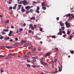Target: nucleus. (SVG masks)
I'll use <instances>...</instances> for the list:
<instances>
[{
    "mask_svg": "<svg viewBox=\"0 0 74 74\" xmlns=\"http://www.w3.org/2000/svg\"><path fill=\"white\" fill-rule=\"evenodd\" d=\"M39 30L40 32H42V28H40L39 29Z\"/></svg>",
    "mask_w": 74,
    "mask_h": 74,
    "instance_id": "44",
    "label": "nucleus"
},
{
    "mask_svg": "<svg viewBox=\"0 0 74 74\" xmlns=\"http://www.w3.org/2000/svg\"><path fill=\"white\" fill-rule=\"evenodd\" d=\"M65 24L66 25V26L68 28H69L70 27V25L67 22H65Z\"/></svg>",
    "mask_w": 74,
    "mask_h": 74,
    "instance_id": "3",
    "label": "nucleus"
},
{
    "mask_svg": "<svg viewBox=\"0 0 74 74\" xmlns=\"http://www.w3.org/2000/svg\"><path fill=\"white\" fill-rule=\"evenodd\" d=\"M46 8H46V7L45 6L42 7V9H43V10H46Z\"/></svg>",
    "mask_w": 74,
    "mask_h": 74,
    "instance_id": "20",
    "label": "nucleus"
},
{
    "mask_svg": "<svg viewBox=\"0 0 74 74\" xmlns=\"http://www.w3.org/2000/svg\"><path fill=\"white\" fill-rule=\"evenodd\" d=\"M21 9V11H22V12H24L25 11V9H23V7H22Z\"/></svg>",
    "mask_w": 74,
    "mask_h": 74,
    "instance_id": "7",
    "label": "nucleus"
},
{
    "mask_svg": "<svg viewBox=\"0 0 74 74\" xmlns=\"http://www.w3.org/2000/svg\"><path fill=\"white\" fill-rule=\"evenodd\" d=\"M37 50L38 51H40L41 50V47L40 46L38 47Z\"/></svg>",
    "mask_w": 74,
    "mask_h": 74,
    "instance_id": "14",
    "label": "nucleus"
},
{
    "mask_svg": "<svg viewBox=\"0 0 74 74\" xmlns=\"http://www.w3.org/2000/svg\"><path fill=\"white\" fill-rule=\"evenodd\" d=\"M58 35H61L62 34V32H59L58 33Z\"/></svg>",
    "mask_w": 74,
    "mask_h": 74,
    "instance_id": "18",
    "label": "nucleus"
},
{
    "mask_svg": "<svg viewBox=\"0 0 74 74\" xmlns=\"http://www.w3.org/2000/svg\"><path fill=\"white\" fill-rule=\"evenodd\" d=\"M27 1L26 0L21 1L20 2H18V4H21L23 3L24 5H27Z\"/></svg>",
    "mask_w": 74,
    "mask_h": 74,
    "instance_id": "1",
    "label": "nucleus"
},
{
    "mask_svg": "<svg viewBox=\"0 0 74 74\" xmlns=\"http://www.w3.org/2000/svg\"><path fill=\"white\" fill-rule=\"evenodd\" d=\"M10 37H6L5 38V40H6V39H7V40H9L10 39Z\"/></svg>",
    "mask_w": 74,
    "mask_h": 74,
    "instance_id": "33",
    "label": "nucleus"
},
{
    "mask_svg": "<svg viewBox=\"0 0 74 74\" xmlns=\"http://www.w3.org/2000/svg\"><path fill=\"white\" fill-rule=\"evenodd\" d=\"M10 22V20H7L5 22V24H7V23H8Z\"/></svg>",
    "mask_w": 74,
    "mask_h": 74,
    "instance_id": "12",
    "label": "nucleus"
},
{
    "mask_svg": "<svg viewBox=\"0 0 74 74\" xmlns=\"http://www.w3.org/2000/svg\"><path fill=\"white\" fill-rule=\"evenodd\" d=\"M10 56H15V54L13 53H11L10 54Z\"/></svg>",
    "mask_w": 74,
    "mask_h": 74,
    "instance_id": "13",
    "label": "nucleus"
},
{
    "mask_svg": "<svg viewBox=\"0 0 74 74\" xmlns=\"http://www.w3.org/2000/svg\"><path fill=\"white\" fill-rule=\"evenodd\" d=\"M54 61L53 60H51V63H54Z\"/></svg>",
    "mask_w": 74,
    "mask_h": 74,
    "instance_id": "60",
    "label": "nucleus"
},
{
    "mask_svg": "<svg viewBox=\"0 0 74 74\" xmlns=\"http://www.w3.org/2000/svg\"><path fill=\"white\" fill-rule=\"evenodd\" d=\"M30 12H33V10L32 9H30L29 10Z\"/></svg>",
    "mask_w": 74,
    "mask_h": 74,
    "instance_id": "47",
    "label": "nucleus"
},
{
    "mask_svg": "<svg viewBox=\"0 0 74 74\" xmlns=\"http://www.w3.org/2000/svg\"><path fill=\"white\" fill-rule=\"evenodd\" d=\"M3 31H4V32H8V30L6 29H4L3 30Z\"/></svg>",
    "mask_w": 74,
    "mask_h": 74,
    "instance_id": "25",
    "label": "nucleus"
},
{
    "mask_svg": "<svg viewBox=\"0 0 74 74\" xmlns=\"http://www.w3.org/2000/svg\"><path fill=\"white\" fill-rule=\"evenodd\" d=\"M32 67H33V68H36V66L35 65H33L32 66Z\"/></svg>",
    "mask_w": 74,
    "mask_h": 74,
    "instance_id": "45",
    "label": "nucleus"
},
{
    "mask_svg": "<svg viewBox=\"0 0 74 74\" xmlns=\"http://www.w3.org/2000/svg\"><path fill=\"white\" fill-rule=\"evenodd\" d=\"M18 7H22V5H18Z\"/></svg>",
    "mask_w": 74,
    "mask_h": 74,
    "instance_id": "59",
    "label": "nucleus"
},
{
    "mask_svg": "<svg viewBox=\"0 0 74 74\" xmlns=\"http://www.w3.org/2000/svg\"><path fill=\"white\" fill-rule=\"evenodd\" d=\"M5 48H8V49H10V48H12V47H9L8 46H5Z\"/></svg>",
    "mask_w": 74,
    "mask_h": 74,
    "instance_id": "11",
    "label": "nucleus"
},
{
    "mask_svg": "<svg viewBox=\"0 0 74 74\" xmlns=\"http://www.w3.org/2000/svg\"><path fill=\"white\" fill-rule=\"evenodd\" d=\"M26 26V23H24L23 25V26Z\"/></svg>",
    "mask_w": 74,
    "mask_h": 74,
    "instance_id": "64",
    "label": "nucleus"
},
{
    "mask_svg": "<svg viewBox=\"0 0 74 74\" xmlns=\"http://www.w3.org/2000/svg\"><path fill=\"white\" fill-rule=\"evenodd\" d=\"M62 29L61 28H60L59 29V31L60 32H61V33H62V32H63V30H62Z\"/></svg>",
    "mask_w": 74,
    "mask_h": 74,
    "instance_id": "21",
    "label": "nucleus"
},
{
    "mask_svg": "<svg viewBox=\"0 0 74 74\" xmlns=\"http://www.w3.org/2000/svg\"><path fill=\"white\" fill-rule=\"evenodd\" d=\"M32 30H30L28 32L29 33H32Z\"/></svg>",
    "mask_w": 74,
    "mask_h": 74,
    "instance_id": "49",
    "label": "nucleus"
},
{
    "mask_svg": "<svg viewBox=\"0 0 74 74\" xmlns=\"http://www.w3.org/2000/svg\"><path fill=\"white\" fill-rule=\"evenodd\" d=\"M70 34V31L69 30H68L67 31V34Z\"/></svg>",
    "mask_w": 74,
    "mask_h": 74,
    "instance_id": "31",
    "label": "nucleus"
},
{
    "mask_svg": "<svg viewBox=\"0 0 74 74\" xmlns=\"http://www.w3.org/2000/svg\"><path fill=\"white\" fill-rule=\"evenodd\" d=\"M27 55H31V53H30V52H28L27 53Z\"/></svg>",
    "mask_w": 74,
    "mask_h": 74,
    "instance_id": "26",
    "label": "nucleus"
},
{
    "mask_svg": "<svg viewBox=\"0 0 74 74\" xmlns=\"http://www.w3.org/2000/svg\"><path fill=\"white\" fill-rule=\"evenodd\" d=\"M0 71H1V73H2L4 72V71H3V68L1 69Z\"/></svg>",
    "mask_w": 74,
    "mask_h": 74,
    "instance_id": "16",
    "label": "nucleus"
},
{
    "mask_svg": "<svg viewBox=\"0 0 74 74\" xmlns=\"http://www.w3.org/2000/svg\"><path fill=\"white\" fill-rule=\"evenodd\" d=\"M29 12H30V11H27L25 12L26 14H29Z\"/></svg>",
    "mask_w": 74,
    "mask_h": 74,
    "instance_id": "37",
    "label": "nucleus"
},
{
    "mask_svg": "<svg viewBox=\"0 0 74 74\" xmlns=\"http://www.w3.org/2000/svg\"><path fill=\"white\" fill-rule=\"evenodd\" d=\"M61 28L63 30H64V27H62Z\"/></svg>",
    "mask_w": 74,
    "mask_h": 74,
    "instance_id": "43",
    "label": "nucleus"
},
{
    "mask_svg": "<svg viewBox=\"0 0 74 74\" xmlns=\"http://www.w3.org/2000/svg\"><path fill=\"white\" fill-rule=\"evenodd\" d=\"M9 10H12V6H10L9 7Z\"/></svg>",
    "mask_w": 74,
    "mask_h": 74,
    "instance_id": "42",
    "label": "nucleus"
},
{
    "mask_svg": "<svg viewBox=\"0 0 74 74\" xmlns=\"http://www.w3.org/2000/svg\"><path fill=\"white\" fill-rule=\"evenodd\" d=\"M33 3L34 5H36V4H37V2H36L35 1L33 2Z\"/></svg>",
    "mask_w": 74,
    "mask_h": 74,
    "instance_id": "36",
    "label": "nucleus"
},
{
    "mask_svg": "<svg viewBox=\"0 0 74 74\" xmlns=\"http://www.w3.org/2000/svg\"><path fill=\"white\" fill-rule=\"evenodd\" d=\"M3 38V36H1L0 37V39H1V40H2Z\"/></svg>",
    "mask_w": 74,
    "mask_h": 74,
    "instance_id": "53",
    "label": "nucleus"
},
{
    "mask_svg": "<svg viewBox=\"0 0 74 74\" xmlns=\"http://www.w3.org/2000/svg\"><path fill=\"white\" fill-rule=\"evenodd\" d=\"M9 36H10V37H11V36H12V34H8Z\"/></svg>",
    "mask_w": 74,
    "mask_h": 74,
    "instance_id": "51",
    "label": "nucleus"
},
{
    "mask_svg": "<svg viewBox=\"0 0 74 74\" xmlns=\"http://www.w3.org/2000/svg\"><path fill=\"white\" fill-rule=\"evenodd\" d=\"M13 8L14 9V10H15L16 8V7L15 6H14L13 7Z\"/></svg>",
    "mask_w": 74,
    "mask_h": 74,
    "instance_id": "55",
    "label": "nucleus"
},
{
    "mask_svg": "<svg viewBox=\"0 0 74 74\" xmlns=\"http://www.w3.org/2000/svg\"><path fill=\"white\" fill-rule=\"evenodd\" d=\"M25 9L27 10H29L31 8H30V6H26L25 7Z\"/></svg>",
    "mask_w": 74,
    "mask_h": 74,
    "instance_id": "4",
    "label": "nucleus"
},
{
    "mask_svg": "<svg viewBox=\"0 0 74 74\" xmlns=\"http://www.w3.org/2000/svg\"><path fill=\"white\" fill-rule=\"evenodd\" d=\"M40 44L41 45L42 44V41H40Z\"/></svg>",
    "mask_w": 74,
    "mask_h": 74,
    "instance_id": "62",
    "label": "nucleus"
},
{
    "mask_svg": "<svg viewBox=\"0 0 74 74\" xmlns=\"http://www.w3.org/2000/svg\"><path fill=\"white\" fill-rule=\"evenodd\" d=\"M9 33L10 34H12L13 33V32H12V31H10V32Z\"/></svg>",
    "mask_w": 74,
    "mask_h": 74,
    "instance_id": "40",
    "label": "nucleus"
},
{
    "mask_svg": "<svg viewBox=\"0 0 74 74\" xmlns=\"http://www.w3.org/2000/svg\"><path fill=\"white\" fill-rule=\"evenodd\" d=\"M19 31H20V32H22V31H23V29L20 28L19 29Z\"/></svg>",
    "mask_w": 74,
    "mask_h": 74,
    "instance_id": "41",
    "label": "nucleus"
},
{
    "mask_svg": "<svg viewBox=\"0 0 74 74\" xmlns=\"http://www.w3.org/2000/svg\"><path fill=\"white\" fill-rule=\"evenodd\" d=\"M72 37H73V36H70V37H69V39H70V40H71V39L72 38Z\"/></svg>",
    "mask_w": 74,
    "mask_h": 74,
    "instance_id": "52",
    "label": "nucleus"
},
{
    "mask_svg": "<svg viewBox=\"0 0 74 74\" xmlns=\"http://www.w3.org/2000/svg\"><path fill=\"white\" fill-rule=\"evenodd\" d=\"M26 66L28 67H30V65L29 64H27Z\"/></svg>",
    "mask_w": 74,
    "mask_h": 74,
    "instance_id": "32",
    "label": "nucleus"
},
{
    "mask_svg": "<svg viewBox=\"0 0 74 74\" xmlns=\"http://www.w3.org/2000/svg\"><path fill=\"white\" fill-rule=\"evenodd\" d=\"M45 5V3L44 2H42V6H44Z\"/></svg>",
    "mask_w": 74,
    "mask_h": 74,
    "instance_id": "28",
    "label": "nucleus"
},
{
    "mask_svg": "<svg viewBox=\"0 0 74 74\" xmlns=\"http://www.w3.org/2000/svg\"><path fill=\"white\" fill-rule=\"evenodd\" d=\"M51 38H56V36L55 35H53L51 36Z\"/></svg>",
    "mask_w": 74,
    "mask_h": 74,
    "instance_id": "23",
    "label": "nucleus"
},
{
    "mask_svg": "<svg viewBox=\"0 0 74 74\" xmlns=\"http://www.w3.org/2000/svg\"><path fill=\"white\" fill-rule=\"evenodd\" d=\"M55 49L57 51H59V49L57 48H56Z\"/></svg>",
    "mask_w": 74,
    "mask_h": 74,
    "instance_id": "54",
    "label": "nucleus"
},
{
    "mask_svg": "<svg viewBox=\"0 0 74 74\" xmlns=\"http://www.w3.org/2000/svg\"><path fill=\"white\" fill-rule=\"evenodd\" d=\"M59 70L58 71H62V69L60 70V67H59V66H58Z\"/></svg>",
    "mask_w": 74,
    "mask_h": 74,
    "instance_id": "17",
    "label": "nucleus"
},
{
    "mask_svg": "<svg viewBox=\"0 0 74 74\" xmlns=\"http://www.w3.org/2000/svg\"><path fill=\"white\" fill-rule=\"evenodd\" d=\"M24 58L25 59H27L29 58V56H28L27 55H25L24 56Z\"/></svg>",
    "mask_w": 74,
    "mask_h": 74,
    "instance_id": "6",
    "label": "nucleus"
},
{
    "mask_svg": "<svg viewBox=\"0 0 74 74\" xmlns=\"http://www.w3.org/2000/svg\"><path fill=\"white\" fill-rule=\"evenodd\" d=\"M36 48H34L33 50L32 51L33 52H34V51H36Z\"/></svg>",
    "mask_w": 74,
    "mask_h": 74,
    "instance_id": "38",
    "label": "nucleus"
},
{
    "mask_svg": "<svg viewBox=\"0 0 74 74\" xmlns=\"http://www.w3.org/2000/svg\"><path fill=\"white\" fill-rule=\"evenodd\" d=\"M27 62H30V59L27 60Z\"/></svg>",
    "mask_w": 74,
    "mask_h": 74,
    "instance_id": "58",
    "label": "nucleus"
},
{
    "mask_svg": "<svg viewBox=\"0 0 74 74\" xmlns=\"http://www.w3.org/2000/svg\"><path fill=\"white\" fill-rule=\"evenodd\" d=\"M11 57H10V56H9L6 57L5 59H11Z\"/></svg>",
    "mask_w": 74,
    "mask_h": 74,
    "instance_id": "9",
    "label": "nucleus"
},
{
    "mask_svg": "<svg viewBox=\"0 0 74 74\" xmlns=\"http://www.w3.org/2000/svg\"><path fill=\"white\" fill-rule=\"evenodd\" d=\"M9 41H10V42H12V41H13V40L12 39H11Z\"/></svg>",
    "mask_w": 74,
    "mask_h": 74,
    "instance_id": "56",
    "label": "nucleus"
},
{
    "mask_svg": "<svg viewBox=\"0 0 74 74\" xmlns=\"http://www.w3.org/2000/svg\"><path fill=\"white\" fill-rule=\"evenodd\" d=\"M50 55V52H48L46 55L45 56V57H47V56H49Z\"/></svg>",
    "mask_w": 74,
    "mask_h": 74,
    "instance_id": "8",
    "label": "nucleus"
},
{
    "mask_svg": "<svg viewBox=\"0 0 74 74\" xmlns=\"http://www.w3.org/2000/svg\"><path fill=\"white\" fill-rule=\"evenodd\" d=\"M59 19V17H57L56 18V20H57V21H58Z\"/></svg>",
    "mask_w": 74,
    "mask_h": 74,
    "instance_id": "61",
    "label": "nucleus"
},
{
    "mask_svg": "<svg viewBox=\"0 0 74 74\" xmlns=\"http://www.w3.org/2000/svg\"><path fill=\"white\" fill-rule=\"evenodd\" d=\"M32 58H33V59H37V58H38V57L36 56H35V57H32Z\"/></svg>",
    "mask_w": 74,
    "mask_h": 74,
    "instance_id": "27",
    "label": "nucleus"
},
{
    "mask_svg": "<svg viewBox=\"0 0 74 74\" xmlns=\"http://www.w3.org/2000/svg\"><path fill=\"white\" fill-rule=\"evenodd\" d=\"M62 33H63V34H65V31H62Z\"/></svg>",
    "mask_w": 74,
    "mask_h": 74,
    "instance_id": "63",
    "label": "nucleus"
},
{
    "mask_svg": "<svg viewBox=\"0 0 74 74\" xmlns=\"http://www.w3.org/2000/svg\"><path fill=\"white\" fill-rule=\"evenodd\" d=\"M31 29H32V30H34V27L32 26V27H31Z\"/></svg>",
    "mask_w": 74,
    "mask_h": 74,
    "instance_id": "48",
    "label": "nucleus"
},
{
    "mask_svg": "<svg viewBox=\"0 0 74 74\" xmlns=\"http://www.w3.org/2000/svg\"><path fill=\"white\" fill-rule=\"evenodd\" d=\"M66 15L68 16H70V15H71V14H69Z\"/></svg>",
    "mask_w": 74,
    "mask_h": 74,
    "instance_id": "50",
    "label": "nucleus"
},
{
    "mask_svg": "<svg viewBox=\"0 0 74 74\" xmlns=\"http://www.w3.org/2000/svg\"><path fill=\"white\" fill-rule=\"evenodd\" d=\"M35 12H37V13H38V14H40V11H39V10H35Z\"/></svg>",
    "mask_w": 74,
    "mask_h": 74,
    "instance_id": "19",
    "label": "nucleus"
},
{
    "mask_svg": "<svg viewBox=\"0 0 74 74\" xmlns=\"http://www.w3.org/2000/svg\"><path fill=\"white\" fill-rule=\"evenodd\" d=\"M28 48H29V49H32V48H33V46H29L28 47Z\"/></svg>",
    "mask_w": 74,
    "mask_h": 74,
    "instance_id": "15",
    "label": "nucleus"
},
{
    "mask_svg": "<svg viewBox=\"0 0 74 74\" xmlns=\"http://www.w3.org/2000/svg\"><path fill=\"white\" fill-rule=\"evenodd\" d=\"M4 57V56L2 55H0V59H1V58H3Z\"/></svg>",
    "mask_w": 74,
    "mask_h": 74,
    "instance_id": "46",
    "label": "nucleus"
},
{
    "mask_svg": "<svg viewBox=\"0 0 74 74\" xmlns=\"http://www.w3.org/2000/svg\"><path fill=\"white\" fill-rule=\"evenodd\" d=\"M72 18H72V17H69V20H72Z\"/></svg>",
    "mask_w": 74,
    "mask_h": 74,
    "instance_id": "34",
    "label": "nucleus"
},
{
    "mask_svg": "<svg viewBox=\"0 0 74 74\" xmlns=\"http://www.w3.org/2000/svg\"><path fill=\"white\" fill-rule=\"evenodd\" d=\"M36 10H40V7H39V6H37Z\"/></svg>",
    "mask_w": 74,
    "mask_h": 74,
    "instance_id": "35",
    "label": "nucleus"
},
{
    "mask_svg": "<svg viewBox=\"0 0 74 74\" xmlns=\"http://www.w3.org/2000/svg\"><path fill=\"white\" fill-rule=\"evenodd\" d=\"M32 62H36V60L34 59L32 60Z\"/></svg>",
    "mask_w": 74,
    "mask_h": 74,
    "instance_id": "30",
    "label": "nucleus"
},
{
    "mask_svg": "<svg viewBox=\"0 0 74 74\" xmlns=\"http://www.w3.org/2000/svg\"><path fill=\"white\" fill-rule=\"evenodd\" d=\"M21 43L22 44V43H25V42H26V41L25 40H21Z\"/></svg>",
    "mask_w": 74,
    "mask_h": 74,
    "instance_id": "10",
    "label": "nucleus"
},
{
    "mask_svg": "<svg viewBox=\"0 0 74 74\" xmlns=\"http://www.w3.org/2000/svg\"><path fill=\"white\" fill-rule=\"evenodd\" d=\"M30 19H31V20L33 19H35V17H32L30 18Z\"/></svg>",
    "mask_w": 74,
    "mask_h": 74,
    "instance_id": "24",
    "label": "nucleus"
},
{
    "mask_svg": "<svg viewBox=\"0 0 74 74\" xmlns=\"http://www.w3.org/2000/svg\"><path fill=\"white\" fill-rule=\"evenodd\" d=\"M29 26V29H30V28H31V27H32V26H32V24H30Z\"/></svg>",
    "mask_w": 74,
    "mask_h": 74,
    "instance_id": "39",
    "label": "nucleus"
},
{
    "mask_svg": "<svg viewBox=\"0 0 74 74\" xmlns=\"http://www.w3.org/2000/svg\"><path fill=\"white\" fill-rule=\"evenodd\" d=\"M70 52L72 54H73V53H74V51L73 50H72V51H70Z\"/></svg>",
    "mask_w": 74,
    "mask_h": 74,
    "instance_id": "29",
    "label": "nucleus"
},
{
    "mask_svg": "<svg viewBox=\"0 0 74 74\" xmlns=\"http://www.w3.org/2000/svg\"><path fill=\"white\" fill-rule=\"evenodd\" d=\"M59 24L61 26H63L64 25V23H63L62 22V21H60L59 22Z\"/></svg>",
    "mask_w": 74,
    "mask_h": 74,
    "instance_id": "5",
    "label": "nucleus"
},
{
    "mask_svg": "<svg viewBox=\"0 0 74 74\" xmlns=\"http://www.w3.org/2000/svg\"><path fill=\"white\" fill-rule=\"evenodd\" d=\"M15 40L16 41H18V38H15Z\"/></svg>",
    "mask_w": 74,
    "mask_h": 74,
    "instance_id": "57",
    "label": "nucleus"
},
{
    "mask_svg": "<svg viewBox=\"0 0 74 74\" xmlns=\"http://www.w3.org/2000/svg\"><path fill=\"white\" fill-rule=\"evenodd\" d=\"M43 58H42L40 60V62L42 65H47V63L44 62Z\"/></svg>",
    "mask_w": 74,
    "mask_h": 74,
    "instance_id": "2",
    "label": "nucleus"
},
{
    "mask_svg": "<svg viewBox=\"0 0 74 74\" xmlns=\"http://www.w3.org/2000/svg\"><path fill=\"white\" fill-rule=\"evenodd\" d=\"M1 33L2 34V35H4V34H5V32H1Z\"/></svg>",
    "mask_w": 74,
    "mask_h": 74,
    "instance_id": "22",
    "label": "nucleus"
}]
</instances>
